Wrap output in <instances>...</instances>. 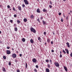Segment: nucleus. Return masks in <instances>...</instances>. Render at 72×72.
Returning <instances> with one entry per match:
<instances>
[{
	"label": "nucleus",
	"instance_id": "58836bf2",
	"mask_svg": "<svg viewBox=\"0 0 72 72\" xmlns=\"http://www.w3.org/2000/svg\"><path fill=\"white\" fill-rule=\"evenodd\" d=\"M14 27H17V24H14Z\"/></svg>",
	"mask_w": 72,
	"mask_h": 72
},
{
	"label": "nucleus",
	"instance_id": "e2e57ef3",
	"mask_svg": "<svg viewBox=\"0 0 72 72\" xmlns=\"http://www.w3.org/2000/svg\"><path fill=\"white\" fill-rule=\"evenodd\" d=\"M70 13H72V10H71L70 11Z\"/></svg>",
	"mask_w": 72,
	"mask_h": 72
},
{
	"label": "nucleus",
	"instance_id": "4d7b16f0",
	"mask_svg": "<svg viewBox=\"0 0 72 72\" xmlns=\"http://www.w3.org/2000/svg\"><path fill=\"white\" fill-rule=\"evenodd\" d=\"M2 5H0V8H2Z\"/></svg>",
	"mask_w": 72,
	"mask_h": 72
},
{
	"label": "nucleus",
	"instance_id": "ddd939ff",
	"mask_svg": "<svg viewBox=\"0 0 72 72\" xmlns=\"http://www.w3.org/2000/svg\"><path fill=\"white\" fill-rule=\"evenodd\" d=\"M30 18H32V19L33 18H34V16L33 15H32L30 17Z\"/></svg>",
	"mask_w": 72,
	"mask_h": 72
},
{
	"label": "nucleus",
	"instance_id": "423d86ee",
	"mask_svg": "<svg viewBox=\"0 0 72 72\" xmlns=\"http://www.w3.org/2000/svg\"><path fill=\"white\" fill-rule=\"evenodd\" d=\"M38 40H39L40 41V42H41V40H42V39H41V37H38Z\"/></svg>",
	"mask_w": 72,
	"mask_h": 72
},
{
	"label": "nucleus",
	"instance_id": "f03ea898",
	"mask_svg": "<svg viewBox=\"0 0 72 72\" xmlns=\"http://www.w3.org/2000/svg\"><path fill=\"white\" fill-rule=\"evenodd\" d=\"M54 64H55V66L57 67H59V64L58 62H54Z\"/></svg>",
	"mask_w": 72,
	"mask_h": 72
},
{
	"label": "nucleus",
	"instance_id": "e433bc0d",
	"mask_svg": "<svg viewBox=\"0 0 72 72\" xmlns=\"http://www.w3.org/2000/svg\"><path fill=\"white\" fill-rule=\"evenodd\" d=\"M50 4H51V5H52V2H51V1H50Z\"/></svg>",
	"mask_w": 72,
	"mask_h": 72
},
{
	"label": "nucleus",
	"instance_id": "37998d69",
	"mask_svg": "<svg viewBox=\"0 0 72 72\" xmlns=\"http://www.w3.org/2000/svg\"><path fill=\"white\" fill-rule=\"evenodd\" d=\"M35 67H36V68H39V66H38V65H36Z\"/></svg>",
	"mask_w": 72,
	"mask_h": 72
},
{
	"label": "nucleus",
	"instance_id": "f704fd0d",
	"mask_svg": "<svg viewBox=\"0 0 72 72\" xmlns=\"http://www.w3.org/2000/svg\"><path fill=\"white\" fill-rule=\"evenodd\" d=\"M44 35H46V32H44Z\"/></svg>",
	"mask_w": 72,
	"mask_h": 72
},
{
	"label": "nucleus",
	"instance_id": "f3484780",
	"mask_svg": "<svg viewBox=\"0 0 72 72\" xmlns=\"http://www.w3.org/2000/svg\"><path fill=\"white\" fill-rule=\"evenodd\" d=\"M46 72H50V70H49V69L48 68L46 69Z\"/></svg>",
	"mask_w": 72,
	"mask_h": 72
},
{
	"label": "nucleus",
	"instance_id": "f257e3e1",
	"mask_svg": "<svg viewBox=\"0 0 72 72\" xmlns=\"http://www.w3.org/2000/svg\"><path fill=\"white\" fill-rule=\"evenodd\" d=\"M30 31L31 32H32L33 33H36V30L34 28H30Z\"/></svg>",
	"mask_w": 72,
	"mask_h": 72
},
{
	"label": "nucleus",
	"instance_id": "5fc2aeb1",
	"mask_svg": "<svg viewBox=\"0 0 72 72\" xmlns=\"http://www.w3.org/2000/svg\"><path fill=\"white\" fill-rule=\"evenodd\" d=\"M60 55H62V51H60Z\"/></svg>",
	"mask_w": 72,
	"mask_h": 72
},
{
	"label": "nucleus",
	"instance_id": "6ab92c4d",
	"mask_svg": "<svg viewBox=\"0 0 72 72\" xmlns=\"http://www.w3.org/2000/svg\"><path fill=\"white\" fill-rule=\"evenodd\" d=\"M30 42L32 43V44H33V39H31L30 40Z\"/></svg>",
	"mask_w": 72,
	"mask_h": 72
},
{
	"label": "nucleus",
	"instance_id": "680f3d73",
	"mask_svg": "<svg viewBox=\"0 0 72 72\" xmlns=\"http://www.w3.org/2000/svg\"><path fill=\"white\" fill-rule=\"evenodd\" d=\"M1 32L0 31V34H1Z\"/></svg>",
	"mask_w": 72,
	"mask_h": 72
},
{
	"label": "nucleus",
	"instance_id": "864d4df0",
	"mask_svg": "<svg viewBox=\"0 0 72 72\" xmlns=\"http://www.w3.org/2000/svg\"><path fill=\"white\" fill-rule=\"evenodd\" d=\"M63 19H61V22H63Z\"/></svg>",
	"mask_w": 72,
	"mask_h": 72
},
{
	"label": "nucleus",
	"instance_id": "aec40b11",
	"mask_svg": "<svg viewBox=\"0 0 72 72\" xmlns=\"http://www.w3.org/2000/svg\"><path fill=\"white\" fill-rule=\"evenodd\" d=\"M22 41L23 42H25V41H26V40H25V39L23 38L22 39Z\"/></svg>",
	"mask_w": 72,
	"mask_h": 72
},
{
	"label": "nucleus",
	"instance_id": "c9c22d12",
	"mask_svg": "<svg viewBox=\"0 0 72 72\" xmlns=\"http://www.w3.org/2000/svg\"><path fill=\"white\" fill-rule=\"evenodd\" d=\"M34 71L35 72H37V70H36V69L35 68L34 69Z\"/></svg>",
	"mask_w": 72,
	"mask_h": 72
},
{
	"label": "nucleus",
	"instance_id": "c03bdc74",
	"mask_svg": "<svg viewBox=\"0 0 72 72\" xmlns=\"http://www.w3.org/2000/svg\"><path fill=\"white\" fill-rule=\"evenodd\" d=\"M51 52H52V53H54V50H51Z\"/></svg>",
	"mask_w": 72,
	"mask_h": 72
},
{
	"label": "nucleus",
	"instance_id": "b1692460",
	"mask_svg": "<svg viewBox=\"0 0 72 72\" xmlns=\"http://www.w3.org/2000/svg\"><path fill=\"white\" fill-rule=\"evenodd\" d=\"M43 12H46V10L45 8L44 9L42 10Z\"/></svg>",
	"mask_w": 72,
	"mask_h": 72
},
{
	"label": "nucleus",
	"instance_id": "4c0bfd02",
	"mask_svg": "<svg viewBox=\"0 0 72 72\" xmlns=\"http://www.w3.org/2000/svg\"><path fill=\"white\" fill-rule=\"evenodd\" d=\"M49 7L50 8H52V6H51V5H49Z\"/></svg>",
	"mask_w": 72,
	"mask_h": 72
},
{
	"label": "nucleus",
	"instance_id": "774afa93",
	"mask_svg": "<svg viewBox=\"0 0 72 72\" xmlns=\"http://www.w3.org/2000/svg\"><path fill=\"white\" fill-rule=\"evenodd\" d=\"M1 42H2L0 41V43H1Z\"/></svg>",
	"mask_w": 72,
	"mask_h": 72
},
{
	"label": "nucleus",
	"instance_id": "c85d7f7f",
	"mask_svg": "<svg viewBox=\"0 0 72 72\" xmlns=\"http://www.w3.org/2000/svg\"><path fill=\"white\" fill-rule=\"evenodd\" d=\"M25 64H26L25 69H26V68H27V63H26Z\"/></svg>",
	"mask_w": 72,
	"mask_h": 72
},
{
	"label": "nucleus",
	"instance_id": "a878e982",
	"mask_svg": "<svg viewBox=\"0 0 72 72\" xmlns=\"http://www.w3.org/2000/svg\"><path fill=\"white\" fill-rule=\"evenodd\" d=\"M3 58L4 59H6V57L5 56H3Z\"/></svg>",
	"mask_w": 72,
	"mask_h": 72
},
{
	"label": "nucleus",
	"instance_id": "338daca9",
	"mask_svg": "<svg viewBox=\"0 0 72 72\" xmlns=\"http://www.w3.org/2000/svg\"><path fill=\"white\" fill-rule=\"evenodd\" d=\"M64 18H65V15H64Z\"/></svg>",
	"mask_w": 72,
	"mask_h": 72
},
{
	"label": "nucleus",
	"instance_id": "c756f323",
	"mask_svg": "<svg viewBox=\"0 0 72 72\" xmlns=\"http://www.w3.org/2000/svg\"><path fill=\"white\" fill-rule=\"evenodd\" d=\"M17 15L16 14H14V17H15V18H16V17H17Z\"/></svg>",
	"mask_w": 72,
	"mask_h": 72
},
{
	"label": "nucleus",
	"instance_id": "bb28decb",
	"mask_svg": "<svg viewBox=\"0 0 72 72\" xmlns=\"http://www.w3.org/2000/svg\"><path fill=\"white\" fill-rule=\"evenodd\" d=\"M62 51L63 53H64V54H66V51H64V50H63Z\"/></svg>",
	"mask_w": 72,
	"mask_h": 72
},
{
	"label": "nucleus",
	"instance_id": "5701e85b",
	"mask_svg": "<svg viewBox=\"0 0 72 72\" xmlns=\"http://www.w3.org/2000/svg\"><path fill=\"white\" fill-rule=\"evenodd\" d=\"M17 22L18 23V24H19L20 23V22H21V21H20L19 20H18L17 21Z\"/></svg>",
	"mask_w": 72,
	"mask_h": 72
},
{
	"label": "nucleus",
	"instance_id": "20e7f679",
	"mask_svg": "<svg viewBox=\"0 0 72 72\" xmlns=\"http://www.w3.org/2000/svg\"><path fill=\"white\" fill-rule=\"evenodd\" d=\"M6 54L8 55H9V54H11V52L9 50H7L6 51Z\"/></svg>",
	"mask_w": 72,
	"mask_h": 72
},
{
	"label": "nucleus",
	"instance_id": "13d9d810",
	"mask_svg": "<svg viewBox=\"0 0 72 72\" xmlns=\"http://www.w3.org/2000/svg\"><path fill=\"white\" fill-rule=\"evenodd\" d=\"M45 45L46 46V42L45 43Z\"/></svg>",
	"mask_w": 72,
	"mask_h": 72
},
{
	"label": "nucleus",
	"instance_id": "603ef678",
	"mask_svg": "<svg viewBox=\"0 0 72 72\" xmlns=\"http://www.w3.org/2000/svg\"><path fill=\"white\" fill-rule=\"evenodd\" d=\"M51 44H53V41L51 42Z\"/></svg>",
	"mask_w": 72,
	"mask_h": 72
},
{
	"label": "nucleus",
	"instance_id": "7c9ffc66",
	"mask_svg": "<svg viewBox=\"0 0 72 72\" xmlns=\"http://www.w3.org/2000/svg\"><path fill=\"white\" fill-rule=\"evenodd\" d=\"M45 60L46 62H49V60L48 59L46 60Z\"/></svg>",
	"mask_w": 72,
	"mask_h": 72
},
{
	"label": "nucleus",
	"instance_id": "3c124183",
	"mask_svg": "<svg viewBox=\"0 0 72 72\" xmlns=\"http://www.w3.org/2000/svg\"><path fill=\"white\" fill-rule=\"evenodd\" d=\"M70 55L71 57H72V53L70 54Z\"/></svg>",
	"mask_w": 72,
	"mask_h": 72
},
{
	"label": "nucleus",
	"instance_id": "393cba45",
	"mask_svg": "<svg viewBox=\"0 0 72 72\" xmlns=\"http://www.w3.org/2000/svg\"><path fill=\"white\" fill-rule=\"evenodd\" d=\"M40 18H38L37 19V21L39 23H40Z\"/></svg>",
	"mask_w": 72,
	"mask_h": 72
},
{
	"label": "nucleus",
	"instance_id": "412c9836",
	"mask_svg": "<svg viewBox=\"0 0 72 72\" xmlns=\"http://www.w3.org/2000/svg\"><path fill=\"white\" fill-rule=\"evenodd\" d=\"M47 66L48 67V68H50V67H51V66H50V64H47Z\"/></svg>",
	"mask_w": 72,
	"mask_h": 72
},
{
	"label": "nucleus",
	"instance_id": "a211bd4d",
	"mask_svg": "<svg viewBox=\"0 0 72 72\" xmlns=\"http://www.w3.org/2000/svg\"><path fill=\"white\" fill-rule=\"evenodd\" d=\"M42 21L43 24H46V22H45V21H44L43 20Z\"/></svg>",
	"mask_w": 72,
	"mask_h": 72
},
{
	"label": "nucleus",
	"instance_id": "2f4dec72",
	"mask_svg": "<svg viewBox=\"0 0 72 72\" xmlns=\"http://www.w3.org/2000/svg\"><path fill=\"white\" fill-rule=\"evenodd\" d=\"M8 65L9 66H11V62H10L8 63Z\"/></svg>",
	"mask_w": 72,
	"mask_h": 72
},
{
	"label": "nucleus",
	"instance_id": "0e129e2a",
	"mask_svg": "<svg viewBox=\"0 0 72 72\" xmlns=\"http://www.w3.org/2000/svg\"><path fill=\"white\" fill-rule=\"evenodd\" d=\"M10 10H12V9H10Z\"/></svg>",
	"mask_w": 72,
	"mask_h": 72
},
{
	"label": "nucleus",
	"instance_id": "1a4fd4ad",
	"mask_svg": "<svg viewBox=\"0 0 72 72\" xmlns=\"http://www.w3.org/2000/svg\"><path fill=\"white\" fill-rule=\"evenodd\" d=\"M66 44L67 46V47L68 48H70V46L69 45V43H68V42H67L66 43Z\"/></svg>",
	"mask_w": 72,
	"mask_h": 72
},
{
	"label": "nucleus",
	"instance_id": "f8f14e48",
	"mask_svg": "<svg viewBox=\"0 0 72 72\" xmlns=\"http://www.w3.org/2000/svg\"><path fill=\"white\" fill-rule=\"evenodd\" d=\"M18 8L19 10H20V11L21 10L22 8H21V6H18Z\"/></svg>",
	"mask_w": 72,
	"mask_h": 72
},
{
	"label": "nucleus",
	"instance_id": "2eb2a0df",
	"mask_svg": "<svg viewBox=\"0 0 72 72\" xmlns=\"http://www.w3.org/2000/svg\"><path fill=\"white\" fill-rule=\"evenodd\" d=\"M3 72H5V71H6V69H5V68H3Z\"/></svg>",
	"mask_w": 72,
	"mask_h": 72
},
{
	"label": "nucleus",
	"instance_id": "9b49d317",
	"mask_svg": "<svg viewBox=\"0 0 72 72\" xmlns=\"http://www.w3.org/2000/svg\"><path fill=\"white\" fill-rule=\"evenodd\" d=\"M65 50L66 51V53H67V54H69V51H68V49H65Z\"/></svg>",
	"mask_w": 72,
	"mask_h": 72
},
{
	"label": "nucleus",
	"instance_id": "4be33fe9",
	"mask_svg": "<svg viewBox=\"0 0 72 72\" xmlns=\"http://www.w3.org/2000/svg\"><path fill=\"white\" fill-rule=\"evenodd\" d=\"M13 10L14 11H15V12H17V10H15V8L14 7L13 8Z\"/></svg>",
	"mask_w": 72,
	"mask_h": 72
},
{
	"label": "nucleus",
	"instance_id": "ea45409f",
	"mask_svg": "<svg viewBox=\"0 0 72 72\" xmlns=\"http://www.w3.org/2000/svg\"><path fill=\"white\" fill-rule=\"evenodd\" d=\"M17 72H20V70H19V69H18L17 70Z\"/></svg>",
	"mask_w": 72,
	"mask_h": 72
},
{
	"label": "nucleus",
	"instance_id": "8fccbe9b",
	"mask_svg": "<svg viewBox=\"0 0 72 72\" xmlns=\"http://www.w3.org/2000/svg\"><path fill=\"white\" fill-rule=\"evenodd\" d=\"M60 58H62V55H60Z\"/></svg>",
	"mask_w": 72,
	"mask_h": 72
},
{
	"label": "nucleus",
	"instance_id": "72a5a7b5",
	"mask_svg": "<svg viewBox=\"0 0 72 72\" xmlns=\"http://www.w3.org/2000/svg\"><path fill=\"white\" fill-rule=\"evenodd\" d=\"M8 8H10V6L9 5H8L7 6Z\"/></svg>",
	"mask_w": 72,
	"mask_h": 72
},
{
	"label": "nucleus",
	"instance_id": "052dcab7",
	"mask_svg": "<svg viewBox=\"0 0 72 72\" xmlns=\"http://www.w3.org/2000/svg\"><path fill=\"white\" fill-rule=\"evenodd\" d=\"M15 62H17V60H15Z\"/></svg>",
	"mask_w": 72,
	"mask_h": 72
},
{
	"label": "nucleus",
	"instance_id": "9d476101",
	"mask_svg": "<svg viewBox=\"0 0 72 72\" xmlns=\"http://www.w3.org/2000/svg\"><path fill=\"white\" fill-rule=\"evenodd\" d=\"M64 68L65 71H68V70H67V67L65 66H64Z\"/></svg>",
	"mask_w": 72,
	"mask_h": 72
},
{
	"label": "nucleus",
	"instance_id": "dca6fc26",
	"mask_svg": "<svg viewBox=\"0 0 72 72\" xmlns=\"http://www.w3.org/2000/svg\"><path fill=\"white\" fill-rule=\"evenodd\" d=\"M47 41V42H48V43H50V39H48Z\"/></svg>",
	"mask_w": 72,
	"mask_h": 72
},
{
	"label": "nucleus",
	"instance_id": "cd10ccee",
	"mask_svg": "<svg viewBox=\"0 0 72 72\" xmlns=\"http://www.w3.org/2000/svg\"><path fill=\"white\" fill-rule=\"evenodd\" d=\"M17 27L15 28V31H17Z\"/></svg>",
	"mask_w": 72,
	"mask_h": 72
},
{
	"label": "nucleus",
	"instance_id": "39448f33",
	"mask_svg": "<svg viewBox=\"0 0 72 72\" xmlns=\"http://www.w3.org/2000/svg\"><path fill=\"white\" fill-rule=\"evenodd\" d=\"M24 2L26 5H28L29 4V3H28V2L27 0H24Z\"/></svg>",
	"mask_w": 72,
	"mask_h": 72
},
{
	"label": "nucleus",
	"instance_id": "69168bd1",
	"mask_svg": "<svg viewBox=\"0 0 72 72\" xmlns=\"http://www.w3.org/2000/svg\"><path fill=\"white\" fill-rule=\"evenodd\" d=\"M66 0H63V1H66Z\"/></svg>",
	"mask_w": 72,
	"mask_h": 72
},
{
	"label": "nucleus",
	"instance_id": "6e6552de",
	"mask_svg": "<svg viewBox=\"0 0 72 72\" xmlns=\"http://www.w3.org/2000/svg\"><path fill=\"white\" fill-rule=\"evenodd\" d=\"M37 13H41V11H40V10L39 8H38L37 9Z\"/></svg>",
	"mask_w": 72,
	"mask_h": 72
},
{
	"label": "nucleus",
	"instance_id": "de8ad7c7",
	"mask_svg": "<svg viewBox=\"0 0 72 72\" xmlns=\"http://www.w3.org/2000/svg\"><path fill=\"white\" fill-rule=\"evenodd\" d=\"M19 55L20 57H22V54H20Z\"/></svg>",
	"mask_w": 72,
	"mask_h": 72
},
{
	"label": "nucleus",
	"instance_id": "a18cd8bd",
	"mask_svg": "<svg viewBox=\"0 0 72 72\" xmlns=\"http://www.w3.org/2000/svg\"><path fill=\"white\" fill-rule=\"evenodd\" d=\"M40 19H41V20H42V19H43V17H41L40 18Z\"/></svg>",
	"mask_w": 72,
	"mask_h": 72
},
{
	"label": "nucleus",
	"instance_id": "a19ab883",
	"mask_svg": "<svg viewBox=\"0 0 72 72\" xmlns=\"http://www.w3.org/2000/svg\"><path fill=\"white\" fill-rule=\"evenodd\" d=\"M10 22L11 23H13V20H11L10 21Z\"/></svg>",
	"mask_w": 72,
	"mask_h": 72
},
{
	"label": "nucleus",
	"instance_id": "4468645a",
	"mask_svg": "<svg viewBox=\"0 0 72 72\" xmlns=\"http://www.w3.org/2000/svg\"><path fill=\"white\" fill-rule=\"evenodd\" d=\"M23 21L24 22H26L27 21V19L26 18H24V19Z\"/></svg>",
	"mask_w": 72,
	"mask_h": 72
},
{
	"label": "nucleus",
	"instance_id": "7ed1b4c3",
	"mask_svg": "<svg viewBox=\"0 0 72 72\" xmlns=\"http://www.w3.org/2000/svg\"><path fill=\"white\" fill-rule=\"evenodd\" d=\"M12 57L13 58H15L17 57V55L15 53H13L12 55Z\"/></svg>",
	"mask_w": 72,
	"mask_h": 72
},
{
	"label": "nucleus",
	"instance_id": "79ce46f5",
	"mask_svg": "<svg viewBox=\"0 0 72 72\" xmlns=\"http://www.w3.org/2000/svg\"><path fill=\"white\" fill-rule=\"evenodd\" d=\"M62 14V13H58V15H60Z\"/></svg>",
	"mask_w": 72,
	"mask_h": 72
},
{
	"label": "nucleus",
	"instance_id": "49530a36",
	"mask_svg": "<svg viewBox=\"0 0 72 72\" xmlns=\"http://www.w3.org/2000/svg\"><path fill=\"white\" fill-rule=\"evenodd\" d=\"M7 49H10V47L9 46L7 47Z\"/></svg>",
	"mask_w": 72,
	"mask_h": 72
},
{
	"label": "nucleus",
	"instance_id": "0eeeda50",
	"mask_svg": "<svg viewBox=\"0 0 72 72\" xmlns=\"http://www.w3.org/2000/svg\"><path fill=\"white\" fill-rule=\"evenodd\" d=\"M33 62V63H35V62H36V58H33V59L32 60Z\"/></svg>",
	"mask_w": 72,
	"mask_h": 72
},
{
	"label": "nucleus",
	"instance_id": "09e8293b",
	"mask_svg": "<svg viewBox=\"0 0 72 72\" xmlns=\"http://www.w3.org/2000/svg\"><path fill=\"white\" fill-rule=\"evenodd\" d=\"M50 62L51 63V62H52V61H51V60H50Z\"/></svg>",
	"mask_w": 72,
	"mask_h": 72
},
{
	"label": "nucleus",
	"instance_id": "bf43d9fd",
	"mask_svg": "<svg viewBox=\"0 0 72 72\" xmlns=\"http://www.w3.org/2000/svg\"><path fill=\"white\" fill-rule=\"evenodd\" d=\"M12 49L13 51H14V49H13V48H12Z\"/></svg>",
	"mask_w": 72,
	"mask_h": 72
},
{
	"label": "nucleus",
	"instance_id": "6e6d98bb",
	"mask_svg": "<svg viewBox=\"0 0 72 72\" xmlns=\"http://www.w3.org/2000/svg\"><path fill=\"white\" fill-rule=\"evenodd\" d=\"M66 19H68V17L67 16L66 17Z\"/></svg>",
	"mask_w": 72,
	"mask_h": 72
},
{
	"label": "nucleus",
	"instance_id": "473e14b6",
	"mask_svg": "<svg viewBox=\"0 0 72 72\" xmlns=\"http://www.w3.org/2000/svg\"><path fill=\"white\" fill-rule=\"evenodd\" d=\"M22 8H24L25 7V5L24 4H23L22 5Z\"/></svg>",
	"mask_w": 72,
	"mask_h": 72
}]
</instances>
